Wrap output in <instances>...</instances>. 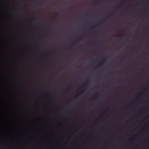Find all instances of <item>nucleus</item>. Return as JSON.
<instances>
[{
    "label": "nucleus",
    "mask_w": 149,
    "mask_h": 149,
    "mask_svg": "<svg viewBox=\"0 0 149 149\" xmlns=\"http://www.w3.org/2000/svg\"><path fill=\"white\" fill-rule=\"evenodd\" d=\"M97 25H95L94 26H93V27L92 28V29H93L94 28L97 27Z\"/></svg>",
    "instance_id": "1"
},
{
    "label": "nucleus",
    "mask_w": 149,
    "mask_h": 149,
    "mask_svg": "<svg viewBox=\"0 0 149 149\" xmlns=\"http://www.w3.org/2000/svg\"><path fill=\"white\" fill-rule=\"evenodd\" d=\"M95 97H94V98H95Z\"/></svg>",
    "instance_id": "2"
}]
</instances>
